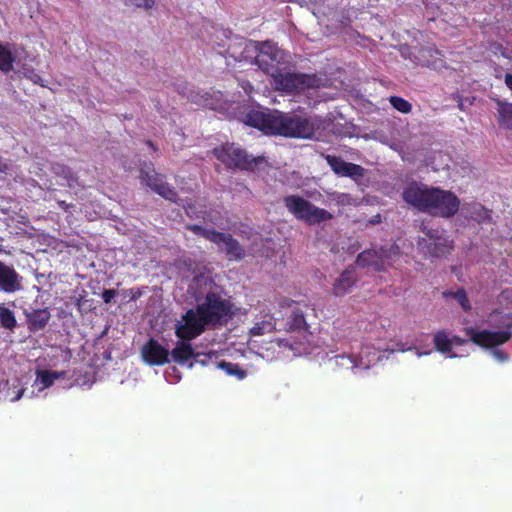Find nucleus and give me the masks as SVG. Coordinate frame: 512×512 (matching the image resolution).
Listing matches in <instances>:
<instances>
[{"label":"nucleus","instance_id":"nucleus-1","mask_svg":"<svg viewBox=\"0 0 512 512\" xmlns=\"http://www.w3.org/2000/svg\"><path fill=\"white\" fill-rule=\"evenodd\" d=\"M190 273L182 280L187 285L188 297L199 302L188 310L176 324V335L182 340H192L208 328L224 323L231 311L229 302L218 292L211 274L204 266L187 264Z\"/></svg>","mask_w":512,"mask_h":512},{"label":"nucleus","instance_id":"nucleus-2","mask_svg":"<svg viewBox=\"0 0 512 512\" xmlns=\"http://www.w3.org/2000/svg\"><path fill=\"white\" fill-rule=\"evenodd\" d=\"M358 348L359 344L357 341L340 342V346L337 348V350H341V353L334 357L335 364L342 368H350L352 370H365L369 369L371 366L380 361L383 357V353L385 352H405L415 350L417 357L429 355L432 352V349L429 347V345L425 347L418 341L412 343L409 346L401 341L392 342L387 345H378L376 348L365 346L361 348L359 355H356L355 350Z\"/></svg>","mask_w":512,"mask_h":512},{"label":"nucleus","instance_id":"nucleus-3","mask_svg":"<svg viewBox=\"0 0 512 512\" xmlns=\"http://www.w3.org/2000/svg\"><path fill=\"white\" fill-rule=\"evenodd\" d=\"M247 124L258 128L265 134L312 138L315 132L322 128L323 121L319 117L254 112L247 116Z\"/></svg>","mask_w":512,"mask_h":512},{"label":"nucleus","instance_id":"nucleus-4","mask_svg":"<svg viewBox=\"0 0 512 512\" xmlns=\"http://www.w3.org/2000/svg\"><path fill=\"white\" fill-rule=\"evenodd\" d=\"M403 199L418 210L445 218L453 216L460 208L454 193L419 183L408 185L403 191Z\"/></svg>","mask_w":512,"mask_h":512},{"label":"nucleus","instance_id":"nucleus-5","mask_svg":"<svg viewBox=\"0 0 512 512\" xmlns=\"http://www.w3.org/2000/svg\"><path fill=\"white\" fill-rule=\"evenodd\" d=\"M241 44L243 51L239 60L254 59L259 68L270 76L276 74L288 62L287 54L271 41L259 43L249 40Z\"/></svg>","mask_w":512,"mask_h":512},{"label":"nucleus","instance_id":"nucleus-6","mask_svg":"<svg viewBox=\"0 0 512 512\" xmlns=\"http://www.w3.org/2000/svg\"><path fill=\"white\" fill-rule=\"evenodd\" d=\"M424 236L418 241L419 250L430 257L445 256L452 250V240L443 229L423 227Z\"/></svg>","mask_w":512,"mask_h":512},{"label":"nucleus","instance_id":"nucleus-7","mask_svg":"<svg viewBox=\"0 0 512 512\" xmlns=\"http://www.w3.org/2000/svg\"><path fill=\"white\" fill-rule=\"evenodd\" d=\"M271 77L273 78V84L277 90L288 93L308 88H319L322 85V79L316 75L291 72L283 73L282 68Z\"/></svg>","mask_w":512,"mask_h":512},{"label":"nucleus","instance_id":"nucleus-8","mask_svg":"<svg viewBox=\"0 0 512 512\" xmlns=\"http://www.w3.org/2000/svg\"><path fill=\"white\" fill-rule=\"evenodd\" d=\"M285 205L289 212H291L297 219L310 225L319 224L332 218V215L328 211L316 207L299 196L286 197Z\"/></svg>","mask_w":512,"mask_h":512},{"label":"nucleus","instance_id":"nucleus-9","mask_svg":"<svg viewBox=\"0 0 512 512\" xmlns=\"http://www.w3.org/2000/svg\"><path fill=\"white\" fill-rule=\"evenodd\" d=\"M399 254V249L394 244H389L379 251L366 250L357 257L356 264L360 267L372 268L374 271L385 270L392 265Z\"/></svg>","mask_w":512,"mask_h":512},{"label":"nucleus","instance_id":"nucleus-10","mask_svg":"<svg viewBox=\"0 0 512 512\" xmlns=\"http://www.w3.org/2000/svg\"><path fill=\"white\" fill-rule=\"evenodd\" d=\"M189 229L196 235L202 236L215 243L219 249L224 251L230 258L240 259L244 255L243 249L240 247L238 242L228 234L220 233L211 228L198 225L190 226Z\"/></svg>","mask_w":512,"mask_h":512},{"label":"nucleus","instance_id":"nucleus-11","mask_svg":"<svg viewBox=\"0 0 512 512\" xmlns=\"http://www.w3.org/2000/svg\"><path fill=\"white\" fill-rule=\"evenodd\" d=\"M214 154L223 164L229 168L252 169L262 158H252L235 144H225L214 149Z\"/></svg>","mask_w":512,"mask_h":512},{"label":"nucleus","instance_id":"nucleus-12","mask_svg":"<svg viewBox=\"0 0 512 512\" xmlns=\"http://www.w3.org/2000/svg\"><path fill=\"white\" fill-rule=\"evenodd\" d=\"M65 371H53L49 369H37L35 380L31 385L30 397L45 396L46 389L50 388L57 380L65 379Z\"/></svg>","mask_w":512,"mask_h":512},{"label":"nucleus","instance_id":"nucleus-13","mask_svg":"<svg viewBox=\"0 0 512 512\" xmlns=\"http://www.w3.org/2000/svg\"><path fill=\"white\" fill-rule=\"evenodd\" d=\"M281 307L286 310V313H290L288 321L290 330L306 331L307 323L305 318L308 315V311H314L313 308L307 304H301L290 300H285Z\"/></svg>","mask_w":512,"mask_h":512},{"label":"nucleus","instance_id":"nucleus-14","mask_svg":"<svg viewBox=\"0 0 512 512\" xmlns=\"http://www.w3.org/2000/svg\"><path fill=\"white\" fill-rule=\"evenodd\" d=\"M433 341L436 350L449 358L462 356V354L458 352V348L467 343L466 340L452 336L445 331L436 332Z\"/></svg>","mask_w":512,"mask_h":512},{"label":"nucleus","instance_id":"nucleus-15","mask_svg":"<svg viewBox=\"0 0 512 512\" xmlns=\"http://www.w3.org/2000/svg\"><path fill=\"white\" fill-rule=\"evenodd\" d=\"M141 179L165 199L177 201V193L153 169L141 170Z\"/></svg>","mask_w":512,"mask_h":512},{"label":"nucleus","instance_id":"nucleus-16","mask_svg":"<svg viewBox=\"0 0 512 512\" xmlns=\"http://www.w3.org/2000/svg\"><path fill=\"white\" fill-rule=\"evenodd\" d=\"M143 360L150 365H163L169 361V351L155 340H150L142 347Z\"/></svg>","mask_w":512,"mask_h":512},{"label":"nucleus","instance_id":"nucleus-17","mask_svg":"<svg viewBox=\"0 0 512 512\" xmlns=\"http://www.w3.org/2000/svg\"><path fill=\"white\" fill-rule=\"evenodd\" d=\"M22 288V277L14 268L0 261V290L6 293H14Z\"/></svg>","mask_w":512,"mask_h":512},{"label":"nucleus","instance_id":"nucleus-18","mask_svg":"<svg viewBox=\"0 0 512 512\" xmlns=\"http://www.w3.org/2000/svg\"><path fill=\"white\" fill-rule=\"evenodd\" d=\"M276 329L275 318L271 315L265 314L257 317L254 326L249 331V346L254 347L256 340L254 338L272 333Z\"/></svg>","mask_w":512,"mask_h":512},{"label":"nucleus","instance_id":"nucleus-19","mask_svg":"<svg viewBox=\"0 0 512 512\" xmlns=\"http://www.w3.org/2000/svg\"><path fill=\"white\" fill-rule=\"evenodd\" d=\"M460 213L464 218L472 219L479 224L487 223L491 220V213L480 203H464L460 208Z\"/></svg>","mask_w":512,"mask_h":512},{"label":"nucleus","instance_id":"nucleus-20","mask_svg":"<svg viewBox=\"0 0 512 512\" xmlns=\"http://www.w3.org/2000/svg\"><path fill=\"white\" fill-rule=\"evenodd\" d=\"M326 160L331 166L332 170L341 176L359 177L363 174V168L359 165L348 163L341 158L334 156H327Z\"/></svg>","mask_w":512,"mask_h":512},{"label":"nucleus","instance_id":"nucleus-21","mask_svg":"<svg viewBox=\"0 0 512 512\" xmlns=\"http://www.w3.org/2000/svg\"><path fill=\"white\" fill-rule=\"evenodd\" d=\"M172 359L181 364H186L190 359L194 358L196 363L206 364L204 359H201L200 354H196L189 343L178 342L176 347L171 351Z\"/></svg>","mask_w":512,"mask_h":512},{"label":"nucleus","instance_id":"nucleus-22","mask_svg":"<svg viewBox=\"0 0 512 512\" xmlns=\"http://www.w3.org/2000/svg\"><path fill=\"white\" fill-rule=\"evenodd\" d=\"M354 269H346L335 281L333 285V293L336 296L345 295L350 291L355 283Z\"/></svg>","mask_w":512,"mask_h":512},{"label":"nucleus","instance_id":"nucleus-23","mask_svg":"<svg viewBox=\"0 0 512 512\" xmlns=\"http://www.w3.org/2000/svg\"><path fill=\"white\" fill-rule=\"evenodd\" d=\"M440 56V51L432 47H427L419 51L417 61L421 65L439 69L443 66V61Z\"/></svg>","mask_w":512,"mask_h":512},{"label":"nucleus","instance_id":"nucleus-24","mask_svg":"<svg viewBox=\"0 0 512 512\" xmlns=\"http://www.w3.org/2000/svg\"><path fill=\"white\" fill-rule=\"evenodd\" d=\"M25 392L22 381L18 378L8 380L5 385L4 397L10 402H16L21 399Z\"/></svg>","mask_w":512,"mask_h":512},{"label":"nucleus","instance_id":"nucleus-25","mask_svg":"<svg viewBox=\"0 0 512 512\" xmlns=\"http://www.w3.org/2000/svg\"><path fill=\"white\" fill-rule=\"evenodd\" d=\"M181 94L185 95L192 102L210 108L217 109L218 106L212 101L211 96L208 93L201 94L200 92L194 91L192 89L185 88L180 91Z\"/></svg>","mask_w":512,"mask_h":512},{"label":"nucleus","instance_id":"nucleus-26","mask_svg":"<svg viewBox=\"0 0 512 512\" xmlns=\"http://www.w3.org/2000/svg\"><path fill=\"white\" fill-rule=\"evenodd\" d=\"M16 61V55L9 45L0 44V70L8 73L13 70V64Z\"/></svg>","mask_w":512,"mask_h":512},{"label":"nucleus","instance_id":"nucleus-27","mask_svg":"<svg viewBox=\"0 0 512 512\" xmlns=\"http://www.w3.org/2000/svg\"><path fill=\"white\" fill-rule=\"evenodd\" d=\"M213 364L216 368L225 371L227 375L235 376L239 380H242L246 377V371L241 369L237 364L226 361L214 362Z\"/></svg>","mask_w":512,"mask_h":512},{"label":"nucleus","instance_id":"nucleus-28","mask_svg":"<svg viewBox=\"0 0 512 512\" xmlns=\"http://www.w3.org/2000/svg\"><path fill=\"white\" fill-rule=\"evenodd\" d=\"M499 122L507 128L512 129V104L498 101Z\"/></svg>","mask_w":512,"mask_h":512},{"label":"nucleus","instance_id":"nucleus-29","mask_svg":"<svg viewBox=\"0 0 512 512\" xmlns=\"http://www.w3.org/2000/svg\"><path fill=\"white\" fill-rule=\"evenodd\" d=\"M278 345L280 347L283 346V347L289 348L293 352V355H295V356H300V355L309 353V349L305 346L304 343H302V342L298 343V342L292 341L291 339H279Z\"/></svg>","mask_w":512,"mask_h":512},{"label":"nucleus","instance_id":"nucleus-30","mask_svg":"<svg viewBox=\"0 0 512 512\" xmlns=\"http://www.w3.org/2000/svg\"><path fill=\"white\" fill-rule=\"evenodd\" d=\"M0 323L6 329H13L16 326V319L13 311L0 304Z\"/></svg>","mask_w":512,"mask_h":512},{"label":"nucleus","instance_id":"nucleus-31","mask_svg":"<svg viewBox=\"0 0 512 512\" xmlns=\"http://www.w3.org/2000/svg\"><path fill=\"white\" fill-rule=\"evenodd\" d=\"M393 108L402 113H409L411 111V104L405 99L397 96H391L389 99Z\"/></svg>","mask_w":512,"mask_h":512},{"label":"nucleus","instance_id":"nucleus-32","mask_svg":"<svg viewBox=\"0 0 512 512\" xmlns=\"http://www.w3.org/2000/svg\"><path fill=\"white\" fill-rule=\"evenodd\" d=\"M25 78L31 80L35 84H39L41 86H45L42 78L38 75L33 68L23 66L19 71Z\"/></svg>","mask_w":512,"mask_h":512},{"label":"nucleus","instance_id":"nucleus-33","mask_svg":"<svg viewBox=\"0 0 512 512\" xmlns=\"http://www.w3.org/2000/svg\"><path fill=\"white\" fill-rule=\"evenodd\" d=\"M55 173L59 175L63 180H65L69 187H73V182L75 179L73 178L72 172L69 168L58 165L55 168Z\"/></svg>","mask_w":512,"mask_h":512},{"label":"nucleus","instance_id":"nucleus-34","mask_svg":"<svg viewBox=\"0 0 512 512\" xmlns=\"http://www.w3.org/2000/svg\"><path fill=\"white\" fill-rule=\"evenodd\" d=\"M454 298L458 301L464 310H468L470 308L469 301L464 290H458L455 292Z\"/></svg>","mask_w":512,"mask_h":512},{"label":"nucleus","instance_id":"nucleus-35","mask_svg":"<svg viewBox=\"0 0 512 512\" xmlns=\"http://www.w3.org/2000/svg\"><path fill=\"white\" fill-rule=\"evenodd\" d=\"M492 356L495 360H497L498 362H506L508 359H509V356L508 354H506L503 350H500V349H494L492 350Z\"/></svg>","mask_w":512,"mask_h":512},{"label":"nucleus","instance_id":"nucleus-36","mask_svg":"<svg viewBox=\"0 0 512 512\" xmlns=\"http://www.w3.org/2000/svg\"><path fill=\"white\" fill-rule=\"evenodd\" d=\"M166 380L170 383H175L180 380V375H178L177 370L172 368L171 371H166L165 373Z\"/></svg>","mask_w":512,"mask_h":512},{"label":"nucleus","instance_id":"nucleus-37","mask_svg":"<svg viewBox=\"0 0 512 512\" xmlns=\"http://www.w3.org/2000/svg\"><path fill=\"white\" fill-rule=\"evenodd\" d=\"M131 4L137 7L151 8L154 5V0H129Z\"/></svg>","mask_w":512,"mask_h":512},{"label":"nucleus","instance_id":"nucleus-38","mask_svg":"<svg viewBox=\"0 0 512 512\" xmlns=\"http://www.w3.org/2000/svg\"><path fill=\"white\" fill-rule=\"evenodd\" d=\"M352 198L348 194H339L337 196V202L340 204H352Z\"/></svg>","mask_w":512,"mask_h":512},{"label":"nucleus","instance_id":"nucleus-39","mask_svg":"<svg viewBox=\"0 0 512 512\" xmlns=\"http://www.w3.org/2000/svg\"><path fill=\"white\" fill-rule=\"evenodd\" d=\"M115 291L114 290H105L103 292V300L106 302V303H109L115 296Z\"/></svg>","mask_w":512,"mask_h":512},{"label":"nucleus","instance_id":"nucleus-40","mask_svg":"<svg viewBox=\"0 0 512 512\" xmlns=\"http://www.w3.org/2000/svg\"><path fill=\"white\" fill-rule=\"evenodd\" d=\"M505 84L512 90V73H507L504 77Z\"/></svg>","mask_w":512,"mask_h":512},{"label":"nucleus","instance_id":"nucleus-41","mask_svg":"<svg viewBox=\"0 0 512 512\" xmlns=\"http://www.w3.org/2000/svg\"><path fill=\"white\" fill-rule=\"evenodd\" d=\"M8 170V164L0 159V172L7 173Z\"/></svg>","mask_w":512,"mask_h":512},{"label":"nucleus","instance_id":"nucleus-42","mask_svg":"<svg viewBox=\"0 0 512 512\" xmlns=\"http://www.w3.org/2000/svg\"><path fill=\"white\" fill-rule=\"evenodd\" d=\"M60 205L65 207V208L67 207L64 202H61Z\"/></svg>","mask_w":512,"mask_h":512}]
</instances>
